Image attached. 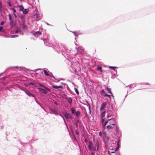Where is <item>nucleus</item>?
Wrapping results in <instances>:
<instances>
[{"label": "nucleus", "mask_w": 155, "mask_h": 155, "mask_svg": "<svg viewBox=\"0 0 155 155\" xmlns=\"http://www.w3.org/2000/svg\"><path fill=\"white\" fill-rule=\"evenodd\" d=\"M71 110L72 113L74 114L75 113V110L73 108H71Z\"/></svg>", "instance_id": "obj_30"}, {"label": "nucleus", "mask_w": 155, "mask_h": 155, "mask_svg": "<svg viewBox=\"0 0 155 155\" xmlns=\"http://www.w3.org/2000/svg\"><path fill=\"white\" fill-rule=\"evenodd\" d=\"M89 110L90 113H91V110H90V106H89Z\"/></svg>", "instance_id": "obj_48"}, {"label": "nucleus", "mask_w": 155, "mask_h": 155, "mask_svg": "<svg viewBox=\"0 0 155 155\" xmlns=\"http://www.w3.org/2000/svg\"><path fill=\"white\" fill-rule=\"evenodd\" d=\"M105 97H109L110 98H111L110 96V95H108V94H107L106 95Z\"/></svg>", "instance_id": "obj_40"}, {"label": "nucleus", "mask_w": 155, "mask_h": 155, "mask_svg": "<svg viewBox=\"0 0 155 155\" xmlns=\"http://www.w3.org/2000/svg\"><path fill=\"white\" fill-rule=\"evenodd\" d=\"M9 19L10 20H12V17L11 15L10 14H9L8 15Z\"/></svg>", "instance_id": "obj_31"}, {"label": "nucleus", "mask_w": 155, "mask_h": 155, "mask_svg": "<svg viewBox=\"0 0 155 155\" xmlns=\"http://www.w3.org/2000/svg\"><path fill=\"white\" fill-rule=\"evenodd\" d=\"M101 118H102V121H101V123L102 124H103V123H104V121L105 118L103 117H102Z\"/></svg>", "instance_id": "obj_35"}, {"label": "nucleus", "mask_w": 155, "mask_h": 155, "mask_svg": "<svg viewBox=\"0 0 155 155\" xmlns=\"http://www.w3.org/2000/svg\"><path fill=\"white\" fill-rule=\"evenodd\" d=\"M111 153H114L115 152H112Z\"/></svg>", "instance_id": "obj_54"}, {"label": "nucleus", "mask_w": 155, "mask_h": 155, "mask_svg": "<svg viewBox=\"0 0 155 155\" xmlns=\"http://www.w3.org/2000/svg\"><path fill=\"white\" fill-rule=\"evenodd\" d=\"M52 87L55 89H58L59 88H61L62 89L63 88V87L62 86H57L55 85H52Z\"/></svg>", "instance_id": "obj_11"}, {"label": "nucleus", "mask_w": 155, "mask_h": 155, "mask_svg": "<svg viewBox=\"0 0 155 155\" xmlns=\"http://www.w3.org/2000/svg\"><path fill=\"white\" fill-rule=\"evenodd\" d=\"M74 89L75 90V91L76 93L77 94H79V92L78 91V89L76 88H74Z\"/></svg>", "instance_id": "obj_25"}, {"label": "nucleus", "mask_w": 155, "mask_h": 155, "mask_svg": "<svg viewBox=\"0 0 155 155\" xmlns=\"http://www.w3.org/2000/svg\"><path fill=\"white\" fill-rule=\"evenodd\" d=\"M29 84L31 85H32V86H33L34 85V84L33 83H32V82H30L29 83Z\"/></svg>", "instance_id": "obj_41"}, {"label": "nucleus", "mask_w": 155, "mask_h": 155, "mask_svg": "<svg viewBox=\"0 0 155 155\" xmlns=\"http://www.w3.org/2000/svg\"><path fill=\"white\" fill-rule=\"evenodd\" d=\"M87 113H86V115H85V116H87Z\"/></svg>", "instance_id": "obj_55"}, {"label": "nucleus", "mask_w": 155, "mask_h": 155, "mask_svg": "<svg viewBox=\"0 0 155 155\" xmlns=\"http://www.w3.org/2000/svg\"><path fill=\"white\" fill-rule=\"evenodd\" d=\"M44 73L47 76H51V75H50L48 73V72L46 70H44Z\"/></svg>", "instance_id": "obj_13"}, {"label": "nucleus", "mask_w": 155, "mask_h": 155, "mask_svg": "<svg viewBox=\"0 0 155 155\" xmlns=\"http://www.w3.org/2000/svg\"><path fill=\"white\" fill-rule=\"evenodd\" d=\"M28 12L27 11V10L26 9H25L23 11V13L24 14H27Z\"/></svg>", "instance_id": "obj_21"}, {"label": "nucleus", "mask_w": 155, "mask_h": 155, "mask_svg": "<svg viewBox=\"0 0 155 155\" xmlns=\"http://www.w3.org/2000/svg\"><path fill=\"white\" fill-rule=\"evenodd\" d=\"M2 4L1 2L0 1V11L2 12Z\"/></svg>", "instance_id": "obj_20"}, {"label": "nucleus", "mask_w": 155, "mask_h": 155, "mask_svg": "<svg viewBox=\"0 0 155 155\" xmlns=\"http://www.w3.org/2000/svg\"><path fill=\"white\" fill-rule=\"evenodd\" d=\"M76 114L77 116H79L80 114L79 111H77L76 113Z\"/></svg>", "instance_id": "obj_29"}, {"label": "nucleus", "mask_w": 155, "mask_h": 155, "mask_svg": "<svg viewBox=\"0 0 155 155\" xmlns=\"http://www.w3.org/2000/svg\"><path fill=\"white\" fill-rule=\"evenodd\" d=\"M8 5H9V6H10V7H11L12 6V5L11 4V3H10V2H8Z\"/></svg>", "instance_id": "obj_43"}, {"label": "nucleus", "mask_w": 155, "mask_h": 155, "mask_svg": "<svg viewBox=\"0 0 155 155\" xmlns=\"http://www.w3.org/2000/svg\"><path fill=\"white\" fill-rule=\"evenodd\" d=\"M108 121H106L103 125V127H104L107 124Z\"/></svg>", "instance_id": "obj_34"}, {"label": "nucleus", "mask_w": 155, "mask_h": 155, "mask_svg": "<svg viewBox=\"0 0 155 155\" xmlns=\"http://www.w3.org/2000/svg\"><path fill=\"white\" fill-rule=\"evenodd\" d=\"M67 100L69 103L70 104V105H71L72 103V99L71 98H68L67 99Z\"/></svg>", "instance_id": "obj_14"}, {"label": "nucleus", "mask_w": 155, "mask_h": 155, "mask_svg": "<svg viewBox=\"0 0 155 155\" xmlns=\"http://www.w3.org/2000/svg\"><path fill=\"white\" fill-rule=\"evenodd\" d=\"M105 112H106L105 111H103L101 113V118H102V117L104 118V116L105 115Z\"/></svg>", "instance_id": "obj_17"}, {"label": "nucleus", "mask_w": 155, "mask_h": 155, "mask_svg": "<svg viewBox=\"0 0 155 155\" xmlns=\"http://www.w3.org/2000/svg\"><path fill=\"white\" fill-rule=\"evenodd\" d=\"M106 138L107 140L108 141L109 139V137H106Z\"/></svg>", "instance_id": "obj_46"}, {"label": "nucleus", "mask_w": 155, "mask_h": 155, "mask_svg": "<svg viewBox=\"0 0 155 155\" xmlns=\"http://www.w3.org/2000/svg\"><path fill=\"white\" fill-rule=\"evenodd\" d=\"M107 114L111 116H112L113 114V112L112 111L110 110H108L107 111Z\"/></svg>", "instance_id": "obj_16"}, {"label": "nucleus", "mask_w": 155, "mask_h": 155, "mask_svg": "<svg viewBox=\"0 0 155 155\" xmlns=\"http://www.w3.org/2000/svg\"><path fill=\"white\" fill-rule=\"evenodd\" d=\"M107 128L108 129H113L116 130H117V127L114 124H112L111 122H109V124L107 126Z\"/></svg>", "instance_id": "obj_1"}, {"label": "nucleus", "mask_w": 155, "mask_h": 155, "mask_svg": "<svg viewBox=\"0 0 155 155\" xmlns=\"http://www.w3.org/2000/svg\"><path fill=\"white\" fill-rule=\"evenodd\" d=\"M4 21H2L0 23V25H2L4 24Z\"/></svg>", "instance_id": "obj_36"}, {"label": "nucleus", "mask_w": 155, "mask_h": 155, "mask_svg": "<svg viewBox=\"0 0 155 155\" xmlns=\"http://www.w3.org/2000/svg\"><path fill=\"white\" fill-rule=\"evenodd\" d=\"M97 70L101 72H102L103 71L102 69V67L98 66L97 69Z\"/></svg>", "instance_id": "obj_19"}, {"label": "nucleus", "mask_w": 155, "mask_h": 155, "mask_svg": "<svg viewBox=\"0 0 155 155\" xmlns=\"http://www.w3.org/2000/svg\"><path fill=\"white\" fill-rule=\"evenodd\" d=\"M0 31H2V32H4L5 31L4 30H3V28L2 27H0Z\"/></svg>", "instance_id": "obj_27"}, {"label": "nucleus", "mask_w": 155, "mask_h": 155, "mask_svg": "<svg viewBox=\"0 0 155 155\" xmlns=\"http://www.w3.org/2000/svg\"><path fill=\"white\" fill-rule=\"evenodd\" d=\"M54 103L56 105H58V104L57 102L55 101L54 102Z\"/></svg>", "instance_id": "obj_47"}, {"label": "nucleus", "mask_w": 155, "mask_h": 155, "mask_svg": "<svg viewBox=\"0 0 155 155\" xmlns=\"http://www.w3.org/2000/svg\"><path fill=\"white\" fill-rule=\"evenodd\" d=\"M106 102H103L100 108V111H102V110H104V108L106 105Z\"/></svg>", "instance_id": "obj_4"}, {"label": "nucleus", "mask_w": 155, "mask_h": 155, "mask_svg": "<svg viewBox=\"0 0 155 155\" xmlns=\"http://www.w3.org/2000/svg\"><path fill=\"white\" fill-rule=\"evenodd\" d=\"M13 20H12L11 21L10 23V25H11L12 26V25H13Z\"/></svg>", "instance_id": "obj_37"}, {"label": "nucleus", "mask_w": 155, "mask_h": 155, "mask_svg": "<svg viewBox=\"0 0 155 155\" xmlns=\"http://www.w3.org/2000/svg\"><path fill=\"white\" fill-rule=\"evenodd\" d=\"M20 18H21V20H22V21H23H23H25L24 20V17H23V16H21V17H20Z\"/></svg>", "instance_id": "obj_39"}, {"label": "nucleus", "mask_w": 155, "mask_h": 155, "mask_svg": "<svg viewBox=\"0 0 155 155\" xmlns=\"http://www.w3.org/2000/svg\"><path fill=\"white\" fill-rule=\"evenodd\" d=\"M93 155H94V154H93Z\"/></svg>", "instance_id": "obj_56"}, {"label": "nucleus", "mask_w": 155, "mask_h": 155, "mask_svg": "<svg viewBox=\"0 0 155 155\" xmlns=\"http://www.w3.org/2000/svg\"><path fill=\"white\" fill-rule=\"evenodd\" d=\"M93 146V143L91 141H90L89 142V143L88 145V147L89 149L91 150L92 149V147Z\"/></svg>", "instance_id": "obj_7"}, {"label": "nucleus", "mask_w": 155, "mask_h": 155, "mask_svg": "<svg viewBox=\"0 0 155 155\" xmlns=\"http://www.w3.org/2000/svg\"><path fill=\"white\" fill-rule=\"evenodd\" d=\"M38 84L40 87H44V88H45V86L44 85L40 83H39Z\"/></svg>", "instance_id": "obj_32"}, {"label": "nucleus", "mask_w": 155, "mask_h": 155, "mask_svg": "<svg viewBox=\"0 0 155 155\" xmlns=\"http://www.w3.org/2000/svg\"><path fill=\"white\" fill-rule=\"evenodd\" d=\"M114 154H114V155H112V154H111L110 155H114ZM117 155H120V154L119 153H118V154H117Z\"/></svg>", "instance_id": "obj_52"}, {"label": "nucleus", "mask_w": 155, "mask_h": 155, "mask_svg": "<svg viewBox=\"0 0 155 155\" xmlns=\"http://www.w3.org/2000/svg\"><path fill=\"white\" fill-rule=\"evenodd\" d=\"M100 93L102 96L104 97H105L107 94L103 89H102L101 91H100Z\"/></svg>", "instance_id": "obj_9"}, {"label": "nucleus", "mask_w": 155, "mask_h": 155, "mask_svg": "<svg viewBox=\"0 0 155 155\" xmlns=\"http://www.w3.org/2000/svg\"><path fill=\"white\" fill-rule=\"evenodd\" d=\"M26 93L30 97L32 96L33 97H34L33 95L30 92H26Z\"/></svg>", "instance_id": "obj_15"}, {"label": "nucleus", "mask_w": 155, "mask_h": 155, "mask_svg": "<svg viewBox=\"0 0 155 155\" xmlns=\"http://www.w3.org/2000/svg\"><path fill=\"white\" fill-rule=\"evenodd\" d=\"M12 9L13 11V14H15V13L16 12L15 10L13 8H12Z\"/></svg>", "instance_id": "obj_28"}, {"label": "nucleus", "mask_w": 155, "mask_h": 155, "mask_svg": "<svg viewBox=\"0 0 155 155\" xmlns=\"http://www.w3.org/2000/svg\"><path fill=\"white\" fill-rule=\"evenodd\" d=\"M53 111H56V110H53Z\"/></svg>", "instance_id": "obj_53"}, {"label": "nucleus", "mask_w": 155, "mask_h": 155, "mask_svg": "<svg viewBox=\"0 0 155 155\" xmlns=\"http://www.w3.org/2000/svg\"><path fill=\"white\" fill-rule=\"evenodd\" d=\"M95 144V145L97 147V150L98 149V144L97 143H96Z\"/></svg>", "instance_id": "obj_42"}, {"label": "nucleus", "mask_w": 155, "mask_h": 155, "mask_svg": "<svg viewBox=\"0 0 155 155\" xmlns=\"http://www.w3.org/2000/svg\"><path fill=\"white\" fill-rule=\"evenodd\" d=\"M45 90H46L48 91H51V90L49 89L47 87H45V88H44Z\"/></svg>", "instance_id": "obj_33"}, {"label": "nucleus", "mask_w": 155, "mask_h": 155, "mask_svg": "<svg viewBox=\"0 0 155 155\" xmlns=\"http://www.w3.org/2000/svg\"><path fill=\"white\" fill-rule=\"evenodd\" d=\"M18 36L17 35H11V37L12 38H16L17 37H18Z\"/></svg>", "instance_id": "obj_26"}, {"label": "nucleus", "mask_w": 155, "mask_h": 155, "mask_svg": "<svg viewBox=\"0 0 155 155\" xmlns=\"http://www.w3.org/2000/svg\"><path fill=\"white\" fill-rule=\"evenodd\" d=\"M41 34L42 33L40 31H37L34 32L33 33V35H41Z\"/></svg>", "instance_id": "obj_10"}, {"label": "nucleus", "mask_w": 155, "mask_h": 155, "mask_svg": "<svg viewBox=\"0 0 155 155\" xmlns=\"http://www.w3.org/2000/svg\"><path fill=\"white\" fill-rule=\"evenodd\" d=\"M106 90L108 91V93L110 94L111 95L112 97H114L110 88H109L108 87H107L106 89Z\"/></svg>", "instance_id": "obj_6"}, {"label": "nucleus", "mask_w": 155, "mask_h": 155, "mask_svg": "<svg viewBox=\"0 0 155 155\" xmlns=\"http://www.w3.org/2000/svg\"><path fill=\"white\" fill-rule=\"evenodd\" d=\"M19 9L20 11H23L24 9V7L22 5H20L19 6Z\"/></svg>", "instance_id": "obj_22"}, {"label": "nucleus", "mask_w": 155, "mask_h": 155, "mask_svg": "<svg viewBox=\"0 0 155 155\" xmlns=\"http://www.w3.org/2000/svg\"><path fill=\"white\" fill-rule=\"evenodd\" d=\"M20 30L19 29H18L15 32V33H18V32H19L20 31Z\"/></svg>", "instance_id": "obj_38"}, {"label": "nucleus", "mask_w": 155, "mask_h": 155, "mask_svg": "<svg viewBox=\"0 0 155 155\" xmlns=\"http://www.w3.org/2000/svg\"><path fill=\"white\" fill-rule=\"evenodd\" d=\"M79 123V120H77L76 122L75 123V127H78V124Z\"/></svg>", "instance_id": "obj_18"}, {"label": "nucleus", "mask_w": 155, "mask_h": 155, "mask_svg": "<svg viewBox=\"0 0 155 155\" xmlns=\"http://www.w3.org/2000/svg\"><path fill=\"white\" fill-rule=\"evenodd\" d=\"M111 117V116L110 115H109V114H107V118H108L109 117Z\"/></svg>", "instance_id": "obj_45"}, {"label": "nucleus", "mask_w": 155, "mask_h": 155, "mask_svg": "<svg viewBox=\"0 0 155 155\" xmlns=\"http://www.w3.org/2000/svg\"><path fill=\"white\" fill-rule=\"evenodd\" d=\"M14 16H15V18H17V16H16V15L15 14H14Z\"/></svg>", "instance_id": "obj_49"}, {"label": "nucleus", "mask_w": 155, "mask_h": 155, "mask_svg": "<svg viewBox=\"0 0 155 155\" xmlns=\"http://www.w3.org/2000/svg\"><path fill=\"white\" fill-rule=\"evenodd\" d=\"M85 142L87 143V140L86 139H85Z\"/></svg>", "instance_id": "obj_50"}, {"label": "nucleus", "mask_w": 155, "mask_h": 155, "mask_svg": "<svg viewBox=\"0 0 155 155\" xmlns=\"http://www.w3.org/2000/svg\"><path fill=\"white\" fill-rule=\"evenodd\" d=\"M25 21L23 20V27L22 28L23 29H25L26 28V26L25 24Z\"/></svg>", "instance_id": "obj_12"}, {"label": "nucleus", "mask_w": 155, "mask_h": 155, "mask_svg": "<svg viewBox=\"0 0 155 155\" xmlns=\"http://www.w3.org/2000/svg\"><path fill=\"white\" fill-rule=\"evenodd\" d=\"M63 114L66 118L71 119H72V117L70 114L64 112L63 113Z\"/></svg>", "instance_id": "obj_2"}, {"label": "nucleus", "mask_w": 155, "mask_h": 155, "mask_svg": "<svg viewBox=\"0 0 155 155\" xmlns=\"http://www.w3.org/2000/svg\"><path fill=\"white\" fill-rule=\"evenodd\" d=\"M62 98L64 99H67V96L65 94H64L62 95Z\"/></svg>", "instance_id": "obj_24"}, {"label": "nucleus", "mask_w": 155, "mask_h": 155, "mask_svg": "<svg viewBox=\"0 0 155 155\" xmlns=\"http://www.w3.org/2000/svg\"><path fill=\"white\" fill-rule=\"evenodd\" d=\"M84 51V49L81 47H79L78 49V51L80 53H82Z\"/></svg>", "instance_id": "obj_5"}, {"label": "nucleus", "mask_w": 155, "mask_h": 155, "mask_svg": "<svg viewBox=\"0 0 155 155\" xmlns=\"http://www.w3.org/2000/svg\"><path fill=\"white\" fill-rule=\"evenodd\" d=\"M112 143L113 144H116L117 145V148L115 150V151L117 150L119 148V141L117 140V141L113 140Z\"/></svg>", "instance_id": "obj_3"}, {"label": "nucleus", "mask_w": 155, "mask_h": 155, "mask_svg": "<svg viewBox=\"0 0 155 155\" xmlns=\"http://www.w3.org/2000/svg\"><path fill=\"white\" fill-rule=\"evenodd\" d=\"M109 68L112 69V70H114L117 67L109 66Z\"/></svg>", "instance_id": "obj_23"}, {"label": "nucleus", "mask_w": 155, "mask_h": 155, "mask_svg": "<svg viewBox=\"0 0 155 155\" xmlns=\"http://www.w3.org/2000/svg\"><path fill=\"white\" fill-rule=\"evenodd\" d=\"M75 134L77 135H78L79 134H78V131L77 130H76L75 132Z\"/></svg>", "instance_id": "obj_44"}, {"label": "nucleus", "mask_w": 155, "mask_h": 155, "mask_svg": "<svg viewBox=\"0 0 155 155\" xmlns=\"http://www.w3.org/2000/svg\"><path fill=\"white\" fill-rule=\"evenodd\" d=\"M93 150H96V148H93Z\"/></svg>", "instance_id": "obj_51"}, {"label": "nucleus", "mask_w": 155, "mask_h": 155, "mask_svg": "<svg viewBox=\"0 0 155 155\" xmlns=\"http://www.w3.org/2000/svg\"><path fill=\"white\" fill-rule=\"evenodd\" d=\"M38 89L39 90V91L42 93L44 94H46L47 93V91L43 89L39 88H38Z\"/></svg>", "instance_id": "obj_8"}]
</instances>
